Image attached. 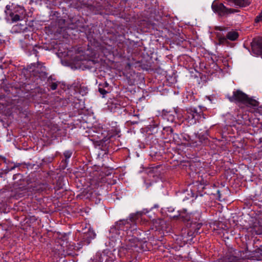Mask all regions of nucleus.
I'll list each match as a JSON object with an SVG mask.
<instances>
[{
    "label": "nucleus",
    "instance_id": "obj_16",
    "mask_svg": "<svg viewBox=\"0 0 262 262\" xmlns=\"http://www.w3.org/2000/svg\"><path fill=\"white\" fill-rule=\"evenodd\" d=\"M227 38L226 37H220L219 38V42L220 44L224 43L225 41H226Z\"/></svg>",
    "mask_w": 262,
    "mask_h": 262
},
{
    "label": "nucleus",
    "instance_id": "obj_12",
    "mask_svg": "<svg viewBox=\"0 0 262 262\" xmlns=\"http://www.w3.org/2000/svg\"><path fill=\"white\" fill-rule=\"evenodd\" d=\"M72 152L70 151H66L64 152V156L67 159H69L71 157Z\"/></svg>",
    "mask_w": 262,
    "mask_h": 262
},
{
    "label": "nucleus",
    "instance_id": "obj_6",
    "mask_svg": "<svg viewBox=\"0 0 262 262\" xmlns=\"http://www.w3.org/2000/svg\"><path fill=\"white\" fill-rule=\"evenodd\" d=\"M95 235L96 234L93 230H89L86 233L84 234L83 239L86 243V244H89L91 239L94 238Z\"/></svg>",
    "mask_w": 262,
    "mask_h": 262
},
{
    "label": "nucleus",
    "instance_id": "obj_15",
    "mask_svg": "<svg viewBox=\"0 0 262 262\" xmlns=\"http://www.w3.org/2000/svg\"><path fill=\"white\" fill-rule=\"evenodd\" d=\"M98 91L103 96L105 95L107 93L106 91L101 88H99Z\"/></svg>",
    "mask_w": 262,
    "mask_h": 262
},
{
    "label": "nucleus",
    "instance_id": "obj_11",
    "mask_svg": "<svg viewBox=\"0 0 262 262\" xmlns=\"http://www.w3.org/2000/svg\"><path fill=\"white\" fill-rule=\"evenodd\" d=\"M227 261H231V262H236V258L233 256L226 257Z\"/></svg>",
    "mask_w": 262,
    "mask_h": 262
},
{
    "label": "nucleus",
    "instance_id": "obj_3",
    "mask_svg": "<svg viewBox=\"0 0 262 262\" xmlns=\"http://www.w3.org/2000/svg\"><path fill=\"white\" fill-rule=\"evenodd\" d=\"M187 119L190 124H194L199 121L202 118L203 119H205L202 112L200 110L198 111L196 108L191 107L187 110Z\"/></svg>",
    "mask_w": 262,
    "mask_h": 262
},
{
    "label": "nucleus",
    "instance_id": "obj_10",
    "mask_svg": "<svg viewBox=\"0 0 262 262\" xmlns=\"http://www.w3.org/2000/svg\"><path fill=\"white\" fill-rule=\"evenodd\" d=\"M9 16L12 22H16L20 20V16L18 14H15L13 12H10Z\"/></svg>",
    "mask_w": 262,
    "mask_h": 262
},
{
    "label": "nucleus",
    "instance_id": "obj_1",
    "mask_svg": "<svg viewBox=\"0 0 262 262\" xmlns=\"http://www.w3.org/2000/svg\"><path fill=\"white\" fill-rule=\"evenodd\" d=\"M144 220L142 218V212L139 211L135 213H132L129 215L128 219L120 220L117 222L115 226L112 227L110 233L115 234L112 235L111 237H116L120 234L119 230L125 231L128 233V231L130 230L132 231L136 229V226L139 224H143Z\"/></svg>",
    "mask_w": 262,
    "mask_h": 262
},
{
    "label": "nucleus",
    "instance_id": "obj_8",
    "mask_svg": "<svg viewBox=\"0 0 262 262\" xmlns=\"http://www.w3.org/2000/svg\"><path fill=\"white\" fill-rule=\"evenodd\" d=\"M238 37V33L234 31H230L228 32L226 35V37L227 39L231 41H234L236 40Z\"/></svg>",
    "mask_w": 262,
    "mask_h": 262
},
{
    "label": "nucleus",
    "instance_id": "obj_5",
    "mask_svg": "<svg viewBox=\"0 0 262 262\" xmlns=\"http://www.w3.org/2000/svg\"><path fill=\"white\" fill-rule=\"evenodd\" d=\"M251 48L254 55L262 54V37L253 40L251 42Z\"/></svg>",
    "mask_w": 262,
    "mask_h": 262
},
{
    "label": "nucleus",
    "instance_id": "obj_7",
    "mask_svg": "<svg viewBox=\"0 0 262 262\" xmlns=\"http://www.w3.org/2000/svg\"><path fill=\"white\" fill-rule=\"evenodd\" d=\"M186 210H184L181 212L178 211V214L171 216V217L178 218V217L180 216V217L182 218L184 220L189 221L191 219L190 214L186 213Z\"/></svg>",
    "mask_w": 262,
    "mask_h": 262
},
{
    "label": "nucleus",
    "instance_id": "obj_4",
    "mask_svg": "<svg viewBox=\"0 0 262 262\" xmlns=\"http://www.w3.org/2000/svg\"><path fill=\"white\" fill-rule=\"evenodd\" d=\"M212 8L214 12L218 13L221 16H224L230 13L237 12L234 9H228L226 8L223 4L213 3Z\"/></svg>",
    "mask_w": 262,
    "mask_h": 262
},
{
    "label": "nucleus",
    "instance_id": "obj_13",
    "mask_svg": "<svg viewBox=\"0 0 262 262\" xmlns=\"http://www.w3.org/2000/svg\"><path fill=\"white\" fill-rule=\"evenodd\" d=\"M262 20V12L256 16L255 18V21L256 23L259 22Z\"/></svg>",
    "mask_w": 262,
    "mask_h": 262
},
{
    "label": "nucleus",
    "instance_id": "obj_19",
    "mask_svg": "<svg viewBox=\"0 0 262 262\" xmlns=\"http://www.w3.org/2000/svg\"><path fill=\"white\" fill-rule=\"evenodd\" d=\"M170 121H171V122H172V121H173V119H174V117H173V116H170Z\"/></svg>",
    "mask_w": 262,
    "mask_h": 262
},
{
    "label": "nucleus",
    "instance_id": "obj_2",
    "mask_svg": "<svg viewBox=\"0 0 262 262\" xmlns=\"http://www.w3.org/2000/svg\"><path fill=\"white\" fill-rule=\"evenodd\" d=\"M227 98L231 102L242 103L254 109L258 106V102L256 100L248 97L247 95L240 90L233 91L232 96H228Z\"/></svg>",
    "mask_w": 262,
    "mask_h": 262
},
{
    "label": "nucleus",
    "instance_id": "obj_14",
    "mask_svg": "<svg viewBox=\"0 0 262 262\" xmlns=\"http://www.w3.org/2000/svg\"><path fill=\"white\" fill-rule=\"evenodd\" d=\"M214 262H231V261H227V258L226 257L217 259Z\"/></svg>",
    "mask_w": 262,
    "mask_h": 262
},
{
    "label": "nucleus",
    "instance_id": "obj_9",
    "mask_svg": "<svg viewBox=\"0 0 262 262\" xmlns=\"http://www.w3.org/2000/svg\"><path fill=\"white\" fill-rule=\"evenodd\" d=\"M128 241L130 242V244L129 245L130 247H136L138 245L139 241L136 237H132L128 239Z\"/></svg>",
    "mask_w": 262,
    "mask_h": 262
},
{
    "label": "nucleus",
    "instance_id": "obj_18",
    "mask_svg": "<svg viewBox=\"0 0 262 262\" xmlns=\"http://www.w3.org/2000/svg\"><path fill=\"white\" fill-rule=\"evenodd\" d=\"M194 233V232L192 233V231L190 230L188 232L187 234L189 236H193Z\"/></svg>",
    "mask_w": 262,
    "mask_h": 262
},
{
    "label": "nucleus",
    "instance_id": "obj_17",
    "mask_svg": "<svg viewBox=\"0 0 262 262\" xmlns=\"http://www.w3.org/2000/svg\"><path fill=\"white\" fill-rule=\"evenodd\" d=\"M57 84L55 82L52 83L51 85L50 88L52 90H55L57 89Z\"/></svg>",
    "mask_w": 262,
    "mask_h": 262
}]
</instances>
